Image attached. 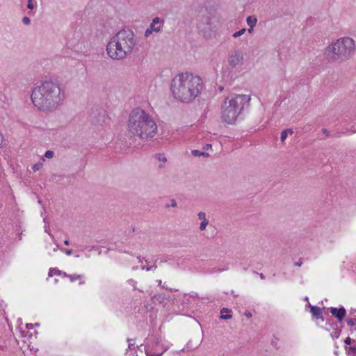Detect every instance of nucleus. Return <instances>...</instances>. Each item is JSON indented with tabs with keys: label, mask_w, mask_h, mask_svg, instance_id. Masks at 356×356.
<instances>
[{
	"label": "nucleus",
	"mask_w": 356,
	"mask_h": 356,
	"mask_svg": "<svg viewBox=\"0 0 356 356\" xmlns=\"http://www.w3.org/2000/svg\"><path fill=\"white\" fill-rule=\"evenodd\" d=\"M65 98V90L55 81H44L35 87L31 100L35 106L42 111L51 112L60 105Z\"/></svg>",
	"instance_id": "obj_1"
},
{
	"label": "nucleus",
	"mask_w": 356,
	"mask_h": 356,
	"mask_svg": "<svg viewBox=\"0 0 356 356\" xmlns=\"http://www.w3.org/2000/svg\"><path fill=\"white\" fill-rule=\"evenodd\" d=\"M202 88V81L199 76L185 73L172 79L170 89L177 99L188 103L197 96Z\"/></svg>",
	"instance_id": "obj_2"
},
{
	"label": "nucleus",
	"mask_w": 356,
	"mask_h": 356,
	"mask_svg": "<svg viewBox=\"0 0 356 356\" xmlns=\"http://www.w3.org/2000/svg\"><path fill=\"white\" fill-rule=\"evenodd\" d=\"M130 136H138L142 140L152 138L157 131V125L149 113L140 108L133 109L127 123Z\"/></svg>",
	"instance_id": "obj_3"
},
{
	"label": "nucleus",
	"mask_w": 356,
	"mask_h": 356,
	"mask_svg": "<svg viewBox=\"0 0 356 356\" xmlns=\"http://www.w3.org/2000/svg\"><path fill=\"white\" fill-rule=\"evenodd\" d=\"M136 44L134 32L131 30L122 29L111 39L107 44L106 51L113 59H123L131 53Z\"/></svg>",
	"instance_id": "obj_4"
},
{
	"label": "nucleus",
	"mask_w": 356,
	"mask_h": 356,
	"mask_svg": "<svg viewBox=\"0 0 356 356\" xmlns=\"http://www.w3.org/2000/svg\"><path fill=\"white\" fill-rule=\"evenodd\" d=\"M355 49V41L351 38L344 37L327 47L325 55L330 61L341 62L349 59Z\"/></svg>",
	"instance_id": "obj_5"
},
{
	"label": "nucleus",
	"mask_w": 356,
	"mask_h": 356,
	"mask_svg": "<svg viewBox=\"0 0 356 356\" xmlns=\"http://www.w3.org/2000/svg\"><path fill=\"white\" fill-rule=\"evenodd\" d=\"M250 97L245 95H233L227 97L222 104V118L227 124H234Z\"/></svg>",
	"instance_id": "obj_6"
},
{
	"label": "nucleus",
	"mask_w": 356,
	"mask_h": 356,
	"mask_svg": "<svg viewBox=\"0 0 356 356\" xmlns=\"http://www.w3.org/2000/svg\"><path fill=\"white\" fill-rule=\"evenodd\" d=\"M89 118L91 123L95 126H103L106 124L109 120L106 111L98 106H93L91 108Z\"/></svg>",
	"instance_id": "obj_7"
},
{
	"label": "nucleus",
	"mask_w": 356,
	"mask_h": 356,
	"mask_svg": "<svg viewBox=\"0 0 356 356\" xmlns=\"http://www.w3.org/2000/svg\"><path fill=\"white\" fill-rule=\"evenodd\" d=\"M243 60V54L238 50H233L231 51L229 54V56L227 58V62L229 65L232 68L236 67L238 65L242 63Z\"/></svg>",
	"instance_id": "obj_8"
},
{
	"label": "nucleus",
	"mask_w": 356,
	"mask_h": 356,
	"mask_svg": "<svg viewBox=\"0 0 356 356\" xmlns=\"http://www.w3.org/2000/svg\"><path fill=\"white\" fill-rule=\"evenodd\" d=\"M330 312L332 315L337 318L340 322L343 321L346 314V311L343 307H341L339 309L331 307L330 309Z\"/></svg>",
	"instance_id": "obj_9"
},
{
	"label": "nucleus",
	"mask_w": 356,
	"mask_h": 356,
	"mask_svg": "<svg viewBox=\"0 0 356 356\" xmlns=\"http://www.w3.org/2000/svg\"><path fill=\"white\" fill-rule=\"evenodd\" d=\"M163 25V20L156 17L153 19L149 28L154 32L159 33L161 31V28Z\"/></svg>",
	"instance_id": "obj_10"
},
{
	"label": "nucleus",
	"mask_w": 356,
	"mask_h": 356,
	"mask_svg": "<svg viewBox=\"0 0 356 356\" xmlns=\"http://www.w3.org/2000/svg\"><path fill=\"white\" fill-rule=\"evenodd\" d=\"M309 307H310V312H311L312 314L313 315V316L316 317V318H322L323 319L322 309L319 307L312 306V305H309Z\"/></svg>",
	"instance_id": "obj_11"
},
{
	"label": "nucleus",
	"mask_w": 356,
	"mask_h": 356,
	"mask_svg": "<svg viewBox=\"0 0 356 356\" xmlns=\"http://www.w3.org/2000/svg\"><path fill=\"white\" fill-rule=\"evenodd\" d=\"M246 22H247L248 25L251 28V29H253V28L257 24V19L255 17L248 16L246 19Z\"/></svg>",
	"instance_id": "obj_12"
},
{
	"label": "nucleus",
	"mask_w": 356,
	"mask_h": 356,
	"mask_svg": "<svg viewBox=\"0 0 356 356\" xmlns=\"http://www.w3.org/2000/svg\"><path fill=\"white\" fill-rule=\"evenodd\" d=\"M293 131L291 129H287L282 131L280 140L282 142L284 141L287 137L288 134H292Z\"/></svg>",
	"instance_id": "obj_13"
},
{
	"label": "nucleus",
	"mask_w": 356,
	"mask_h": 356,
	"mask_svg": "<svg viewBox=\"0 0 356 356\" xmlns=\"http://www.w3.org/2000/svg\"><path fill=\"white\" fill-rule=\"evenodd\" d=\"M192 154L195 156H204L208 157L209 154L205 152H202L197 149H195L192 151Z\"/></svg>",
	"instance_id": "obj_14"
},
{
	"label": "nucleus",
	"mask_w": 356,
	"mask_h": 356,
	"mask_svg": "<svg viewBox=\"0 0 356 356\" xmlns=\"http://www.w3.org/2000/svg\"><path fill=\"white\" fill-rule=\"evenodd\" d=\"M145 353L147 356H161L162 355V352L156 353L152 351V350H149V348L145 349Z\"/></svg>",
	"instance_id": "obj_15"
},
{
	"label": "nucleus",
	"mask_w": 356,
	"mask_h": 356,
	"mask_svg": "<svg viewBox=\"0 0 356 356\" xmlns=\"http://www.w3.org/2000/svg\"><path fill=\"white\" fill-rule=\"evenodd\" d=\"M64 275L68 277L71 282H74L78 279H80L81 277L80 275H67L66 273H64Z\"/></svg>",
	"instance_id": "obj_16"
},
{
	"label": "nucleus",
	"mask_w": 356,
	"mask_h": 356,
	"mask_svg": "<svg viewBox=\"0 0 356 356\" xmlns=\"http://www.w3.org/2000/svg\"><path fill=\"white\" fill-rule=\"evenodd\" d=\"M155 158L157 160L162 161L163 163H165L167 161L166 157L165 156V155L163 154H161V153L156 154L155 155Z\"/></svg>",
	"instance_id": "obj_17"
},
{
	"label": "nucleus",
	"mask_w": 356,
	"mask_h": 356,
	"mask_svg": "<svg viewBox=\"0 0 356 356\" xmlns=\"http://www.w3.org/2000/svg\"><path fill=\"white\" fill-rule=\"evenodd\" d=\"M61 273V271L56 269V268H51L49 270V276L52 277L54 275H60Z\"/></svg>",
	"instance_id": "obj_18"
},
{
	"label": "nucleus",
	"mask_w": 356,
	"mask_h": 356,
	"mask_svg": "<svg viewBox=\"0 0 356 356\" xmlns=\"http://www.w3.org/2000/svg\"><path fill=\"white\" fill-rule=\"evenodd\" d=\"M208 224H209V220L202 221L200 225V227H199L201 231H204L206 229V227L208 225Z\"/></svg>",
	"instance_id": "obj_19"
},
{
	"label": "nucleus",
	"mask_w": 356,
	"mask_h": 356,
	"mask_svg": "<svg viewBox=\"0 0 356 356\" xmlns=\"http://www.w3.org/2000/svg\"><path fill=\"white\" fill-rule=\"evenodd\" d=\"M197 216L198 219L201 220L202 221L208 220L206 218V213L204 212H199Z\"/></svg>",
	"instance_id": "obj_20"
},
{
	"label": "nucleus",
	"mask_w": 356,
	"mask_h": 356,
	"mask_svg": "<svg viewBox=\"0 0 356 356\" xmlns=\"http://www.w3.org/2000/svg\"><path fill=\"white\" fill-rule=\"evenodd\" d=\"M245 31H246L245 29H242L240 31L234 33L232 36L234 38L239 37V36L242 35L245 32Z\"/></svg>",
	"instance_id": "obj_21"
},
{
	"label": "nucleus",
	"mask_w": 356,
	"mask_h": 356,
	"mask_svg": "<svg viewBox=\"0 0 356 356\" xmlns=\"http://www.w3.org/2000/svg\"><path fill=\"white\" fill-rule=\"evenodd\" d=\"M157 261V260H155V264L151 266H147V267H145V266H143L142 268L144 270L145 269L147 271H149V270H154L157 268V266L156 265V262Z\"/></svg>",
	"instance_id": "obj_22"
},
{
	"label": "nucleus",
	"mask_w": 356,
	"mask_h": 356,
	"mask_svg": "<svg viewBox=\"0 0 356 356\" xmlns=\"http://www.w3.org/2000/svg\"><path fill=\"white\" fill-rule=\"evenodd\" d=\"M54 155V153L53 151L51 150H47L46 152H45V154H44V156L46 158H48V159H51Z\"/></svg>",
	"instance_id": "obj_23"
},
{
	"label": "nucleus",
	"mask_w": 356,
	"mask_h": 356,
	"mask_svg": "<svg viewBox=\"0 0 356 356\" xmlns=\"http://www.w3.org/2000/svg\"><path fill=\"white\" fill-rule=\"evenodd\" d=\"M341 330L334 329V331L332 334L333 337L338 338L341 334Z\"/></svg>",
	"instance_id": "obj_24"
},
{
	"label": "nucleus",
	"mask_w": 356,
	"mask_h": 356,
	"mask_svg": "<svg viewBox=\"0 0 356 356\" xmlns=\"http://www.w3.org/2000/svg\"><path fill=\"white\" fill-rule=\"evenodd\" d=\"M347 324L349 325V326H353L354 325L356 324V318L355 319H353V318H348L347 320Z\"/></svg>",
	"instance_id": "obj_25"
},
{
	"label": "nucleus",
	"mask_w": 356,
	"mask_h": 356,
	"mask_svg": "<svg viewBox=\"0 0 356 356\" xmlns=\"http://www.w3.org/2000/svg\"><path fill=\"white\" fill-rule=\"evenodd\" d=\"M42 163H36L33 166V171L36 172L40 170V168L42 167Z\"/></svg>",
	"instance_id": "obj_26"
},
{
	"label": "nucleus",
	"mask_w": 356,
	"mask_h": 356,
	"mask_svg": "<svg viewBox=\"0 0 356 356\" xmlns=\"http://www.w3.org/2000/svg\"><path fill=\"white\" fill-rule=\"evenodd\" d=\"M33 0H28L27 8L30 10H33L34 8V5L33 3Z\"/></svg>",
	"instance_id": "obj_27"
},
{
	"label": "nucleus",
	"mask_w": 356,
	"mask_h": 356,
	"mask_svg": "<svg viewBox=\"0 0 356 356\" xmlns=\"http://www.w3.org/2000/svg\"><path fill=\"white\" fill-rule=\"evenodd\" d=\"M350 353L355 355L356 356V346H350L348 348Z\"/></svg>",
	"instance_id": "obj_28"
},
{
	"label": "nucleus",
	"mask_w": 356,
	"mask_h": 356,
	"mask_svg": "<svg viewBox=\"0 0 356 356\" xmlns=\"http://www.w3.org/2000/svg\"><path fill=\"white\" fill-rule=\"evenodd\" d=\"M232 315H230V314H221V316H220V318H221V319H224V320L230 319V318H232Z\"/></svg>",
	"instance_id": "obj_29"
},
{
	"label": "nucleus",
	"mask_w": 356,
	"mask_h": 356,
	"mask_svg": "<svg viewBox=\"0 0 356 356\" xmlns=\"http://www.w3.org/2000/svg\"><path fill=\"white\" fill-rule=\"evenodd\" d=\"M22 22L24 24L29 25L31 23V20L28 17H24L22 19Z\"/></svg>",
	"instance_id": "obj_30"
},
{
	"label": "nucleus",
	"mask_w": 356,
	"mask_h": 356,
	"mask_svg": "<svg viewBox=\"0 0 356 356\" xmlns=\"http://www.w3.org/2000/svg\"><path fill=\"white\" fill-rule=\"evenodd\" d=\"M152 32L153 31L150 28H148L145 32V37H149L152 33Z\"/></svg>",
	"instance_id": "obj_31"
},
{
	"label": "nucleus",
	"mask_w": 356,
	"mask_h": 356,
	"mask_svg": "<svg viewBox=\"0 0 356 356\" xmlns=\"http://www.w3.org/2000/svg\"><path fill=\"white\" fill-rule=\"evenodd\" d=\"M170 206H171L172 207H177V202H176V201H175V200H171V204H170H170H166V205H165V207L168 208V207H170Z\"/></svg>",
	"instance_id": "obj_32"
},
{
	"label": "nucleus",
	"mask_w": 356,
	"mask_h": 356,
	"mask_svg": "<svg viewBox=\"0 0 356 356\" xmlns=\"http://www.w3.org/2000/svg\"><path fill=\"white\" fill-rule=\"evenodd\" d=\"M353 341V340L352 339H350L349 337H348L345 339V341H344L345 343H346V344H347V345H350V344H351V343H352Z\"/></svg>",
	"instance_id": "obj_33"
},
{
	"label": "nucleus",
	"mask_w": 356,
	"mask_h": 356,
	"mask_svg": "<svg viewBox=\"0 0 356 356\" xmlns=\"http://www.w3.org/2000/svg\"><path fill=\"white\" fill-rule=\"evenodd\" d=\"M321 131H322V132L325 135V136L328 137V136H330V132L327 131V129H326L323 128V129H322V130H321Z\"/></svg>",
	"instance_id": "obj_34"
},
{
	"label": "nucleus",
	"mask_w": 356,
	"mask_h": 356,
	"mask_svg": "<svg viewBox=\"0 0 356 356\" xmlns=\"http://www.w3.org/2000/svg\"><path fill=\"white\" fill-rule=\"evenodd\" d=\"M231 312V310H230V309H227V308H222V309H221V311H220V313H221V314H224L225 312H226V313H229V312Z\"/></svg>",
	"instance_id": "obj_35"
},
{
	"label": "nucleus",
	"mask_w": 356,
	"mask_h": 356,
	"mask_svg": "<svg viewBox=\"0 0 356 356\" xmlns=\"http://www.w3.org/2000/svg\"><path fill=\"white\" fill-rule=\"evenodd\" d=\"M302 264V262L301 259H300L298 261L295 262L294 265L300 267V266H301Z\"/></svg>",
	"instance_id": "obj_36"
},
{
	"label": "nucleus",
	"mask_w": 356,
	"mask_h": 356,
	"mask_svg": "<svg viewBox=\"0 0 356 356\" xmlns=\"http://www.w3.org/2000/svg\"><path fill=\"white\" fill-rule=\"evenodd\" d=\"M65 253L67 255H71L72 254V250L67 249L65 250Z\"/></svg>",
	"instance_id": "obj_37"
},
{
	"label": "nucleus",
	"mask_w": 356,
	"mask_h": 356,
	"mask_svg": "<svg viewBox=\"0 0 356 356\" xmlns=\"http://www.w3.org/2000/svg\"><path fill=\"white\" fill-rule=\"evenodd\" d=\"M211 148V144H207L204 147V150H208L209 149Z\"/></svg>",
	"instance_id": "obj_38"
},
{
	"label": "nucleus",
	"mask_w": 356,
	"mask_h": 356,
	"mask_svg": "<svg viewBox=\"0 0 356 356\" xmlns=\"http://www.w3.org/2000/svg\"><path fill=\"white\" fill-rule=\"evenodd\" d=\"M3 135L1 133H0V146H1L3 145Z\"/></svg>",
	"instance_id": "obj_39"
},
{
	"label": "nucleus",
	"mask_w": 356,
	"mask_h": 356,
	"mask_svg": "<svg viewBox=\"0 0 356 356\" xmlns=\"http://www.w3.org/2000/svg\"><path fill=\"white\" fill-rule=\"evenodd\" d=\"M44 231L48 233L53 238H54V236L52 234H51L49 232V228L47 226H45L44 227Z\"/></svg>",
	"instance_id": "obj_40"
},
{
	"label": "nucleus",
	"mask_w": 356,
	"mask_h": 356,
	"mask_svg": "<svg viewBox=\"0 0 356 356\" xmlns=\"http://www.w3.org/2000/svg\"><path fill=\"white\" fill-rule=\"evenodd\" d=\"M26 327L28 328V329H32L33 325L31 323H27L26 325Z\"/></svg>",
	"instance_id": "obj_41"
},
{
	"label": "nucleus",
	"mask_w": 356,
	"mask_h": 356,
	"mask_svg": "<svg viewBox=\"0 0 356 356\" xmlns=\"http://www.w3.org/2000/svg\"><path fill=\"white\" fill-rule=\"evenodd\" d=\"M245 315L248 317V318H250L252 316V314L250 312H248V313H245Z\"/></svg>",
	"instance_id": "obj_42"
},
{
	"label": "nucleus",
	"mask_w": 356,
	"mask_h": 356,
	"mask_svg": "<svg viewBox=\"0 0 356 356\" xmlns=\"http://www.w3.org/2000/svg\"><path fill=\"white\" fill-rule=\"evenodd\" d=\"M59 248V245L56 243V248H54V251L56 252Z\"/></svg>",
	"instance_id": "obj_43"
},
{
	"label": "nucleus",
	"mask_w": 356,
	"mask_h": 356,
	"mask_svg": "<svg viewBox=\"0 0 356 356\" xmlns=\"http://www.w3.org/2000/svg\"><path fill=\"white\" fill-rule=\"evenodd\" d=\"M64 244L66 245H68L70 244L69 241L68 240L64 241Z\"/></svg>",
	"instance_id": "obj_44"
},
{
	"label": "nucleus",
	"mask_w": 356,
	"mask_h": 356,
	"mask_svg": "<svg viewBox=\"0 0 356 356\" xmlns=\"http://www.w3.org/2000/svg\"><path fill=\"white\" fill-rule=\"evenodd\" d=\"M259 277H260V278H261V280H264V279L265 278V277H264V274H262V273H260V274H259Z\"/></svg>",
	"instance_id": "obj_45"
},
{
	"label": "nucleus",
	"mask_w": 356,
	"mask_h": 356,
	"mask_svg": "<svg viewBox=\"0 0 356 356\" xmlns=\"http://www.w3.org/2000/svg\"><path fill=\"white\" fill-rule=\"evenodd\" d=\"M252 31H253V29H251V28L250 27V29H248V32H249V33H252Z\"/></svg>",
	"instance_id": "obj_46"
},
{
	"label": "nucleus",
	"mask_w": 356,
	"mask_h": 356,
	"mask_svg": "<svg viewBox=\"0 0 356 356\" xmlns=\"http://www.w3.org/2000/svg\"><path fill=\"white\" fill-rule=\"evenodd\" d=\"M132 346H133V343H129V348H131Z\"/></svg>",
	"instance_id": "obj_47"
},
{
	"label": "nucleus",
	"mask_w": 356,
	"mask_h": 356,
	"mask_svg": "<svg viewBox=\"0 0 356 356\" xmlns=\"http://www.w3.org/2000/svg\"><path fill=\"white\" fill-rule=\"evenodd\" d=\"M43 221H44V222H45V223H46V222H47V218H44L43 219Z\"/></svg>",
	"instance_id": "obj_48"
},
{
	"label": "nucleus",
	"mask_w": 356,
	"mask_h": 356,
	"mask_svg": "<svg viewBox=\"0 0 356 356\" xmlns=\"http://www.w3.org/2000/svg\"><path fill=\"white\" fill-rule=\"evenodd\" d=\"M158 283H159V285H161V280H159V281H158Z\"/></svg>",
	"instance_id": "obj_49"
},
{
	"label": "nucleus",
	"mask_w": 356,
	"mask_h": 356,
	"mask_svg": "<svg viewBox=\"0 0 356 356\" xmlns=\"http://www.w3.org/2000/svg\"><path fill=\"white\" fill-rule=\"evenodd\" d=\"M138 259H139V261H140V262H141V261H142V259H140V257H138Z\"/></svg>",
	"instance_id": "obj_50"
},
{
	"label": "nucleus",
	"mask_w": 356,
	"mask_h": 356,
	"mask_svg": "<svg viewBox=\"0 0 356 356\" xmlns=\"http://www.w3.org/2000/svg\"><path fill=\"white\" fill-rule=\"evenodd\" d=\"M38 323H35V327H38Z\"/></svg>",
	"instance_id": "obj_51"
}]
</instances>
